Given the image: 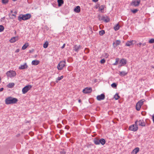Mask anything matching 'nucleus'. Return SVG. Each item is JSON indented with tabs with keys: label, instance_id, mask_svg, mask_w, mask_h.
Wrapping results in <instances>:
<instances>
[{
	"label": "nucleus",
	"instance_id": "obj_1",
	"mask_svg": "<svg viewBox=\"0 0 154 154\" xmlns=\"http://www.w3.org/2000/svg\"><path fill=\"white\" fill-rule=\"evenodd\" d=\"M18 101V100L17 98L10 97L5 99V103L7 105L13 104L16 103Z\"/></svg>",
	"mask_w": 154,
	"mask_h": 154
},
{
	"label": "nucleus",
	"instance_id": "obj_25",
	"mask_svg": "<svg viewBox=\"0 0 154 154\" xmlns=\"http://www.w3.org/2000/svg\"><path fill=\"white\" fill-rule=\"evenodd\" d=\"M102 19L106 22H108L109 21V19L108 17H103Z\"/></svg>",
	"mask_w": 154,
	"mask_h": 154
},
{
	"label": "nucleus",
	"instance_id": "obj_40",
	"mask_svg": "<svg viewBox=\"0 0 154 154\" xmlns=\"http://www.w3.org/2000/svg\"><path fill=\"white\" fill-rule=\"evenodd\" d=\"M105 62V60L104 59H102L100 61V62L101 63H104Z\"/></svg>",
	"mask_w": 154,
	"mask_h": 154
},
{
	"label": "nucleus",
	"instance_id": "obj_20",
	"mask_svg": "<svg viewBox=\"0 0 154 154\" xmlns=\"http://www.w3.org/2000/svg\"><path fill=\"white\" fill-rule=\"evenodd\" d=\"M128 72H126L125 71H119V75L121 76H124L125 75H127V74Z\"/></svg>",
	"mask_w": 154,
	"mask_h": 154
},
{
	"label": "nucleus",
	"instance_id": "obj_22",
	"mask_svg": "<svg viewBox=\"0 0 154 154\" xmlns=\"http://www.w3.org/2000/svg\"><path fill=\"white\" fill-rule=\"evenodd\" d=\"M94 142L95 144L99 145L100 144V140H99L97 138H95L94 139Z\"/></svg>",
	"mask_w": 154,
	"mask_h": 154
},
{
	"label": "nucleus",
	"instance_id": "obj_37",
	"mask_svg": "<svg viewBox=\"0 0 154 154\" xmlns=\"http://www.w3.org/2000/svg\"><path fill=\"white\" fill-rule=\"evenodd\" d=\"M8 2V0H2V3L6 4Z\"/></svg>",
	"mask_w": 154,
	"mask_h": 154
},
{
	"label": "nucleus",
	"instance_id": "obj_7",
	"mask_svg": "<svg viewBox=\"0 0 154 154\" xmlns=\"http://www.w3.org/2000/svg\"><path fill=\"white\" fill-rule=\"evenodd\" d=\"M135 124L137 125L138 124L140 126H145L146 125V123L145 121L143 120H140L139 121H137L135 122Z\"/></svg>",
	"mask_w": 154,
	"mask_h": 154
},
{
	"label": "nucleus",
	"instance_id": "obj_10",
	"mask_svg": "<svg viewBox=\"0 0 154 154\" xmlns=\"http://www.w3.org/2000/svg\"><path fill=\"white\" fill-rule=\"evenodd\" d=\"M92 91V89L91 88L87 87L83 89V92L84 93L87 94L91 92Z\"/></svg>",
	"mask_w": 154,
	"mask_h": 154
},
{
	"label": "nucleus",
	"instance_id": "obj_32",
	"mask_svg": "<svg viewBox=\"0 0 154 154\" xmlns=\"http://www.w3.org/2000/svg\"><path fill=\"white\" fill-rule=\"evenodd\" d=\"M105 33V31L104 30H101L99 32V34L100 35H102Z\"/></svg>",
	"mask_w": 154,
	"mask_h": 154
},
{
	"label": "nucleus",
	"instance_id": "obj_36",
	"mask_svg": "<svg viewBox=\"0 0 154 154\" xmlns=\"http://www.w3.org/2000/svg\"><path fill=\"white\" fill-rule=\"evenodd\" d=\"M149 42L150 43H154V38H152L150 39L149 41Z\"/></svg>",
	"mask_w": 154,
	"mask_h": 154
},
{
	"label": "nucleus",
	"instance_id": "obj_2",
	"mask_svg": "<svg viewBox=\"0 0 154 154\" xmlns=\"http://www.w3.org/2000/svg\"><path fill=\"white\" fill-rule=\"evenodd\" d=\"M31 17L30 14H27L24 15H20L18 17V20L19 21L22 20H26L29 19Z\"/></svg>",
	"mask_w": 154,
	"mask_h": 154
},
{
	"label": "nucleus",
	"instance_id": "obj_51",
	"mask_svg": "<svg viewBox=\"0 0 154 154\" xmlns=\"http://www.w3.org/2000/svg\"><path fill=\"white\" fill-rule=\"evenodd\" d=\"M94 2H97L98 1V0H92Z\"/></svg>",
	"mask_w": 154,
	"mask_h": 154
},
{
	"label": "nucleus",
	"instance_id": "obj_48",
	"mask_svg": "<svg viewBox=\"0 0 154 154\" xmlns=\"http://www.w3.org/2000/svg\"><path fill=\"white\" fill-rule=\"evenodd\" d=\"M63 76L62 75V76H61L60 77V80H61L63 79Z\"/></svg>",
	"mask_w": 154,
	"mask_h": 154
},
{
	"label": "nucleus",
	"instance_id": "obj_43",
	"mask_svg": "<svg viewBox=\"0 0 154 154\" xmlns=\"http://www.w3.org/2000/svg\"><path fill=\"white\" fill-rule=\"evenodd\" d=\"M152 119L153 122L154 123V115H153L152 116Z\"/></svg>",
	"mask_w": 154,
	"mask_h": 154
},
{
	"label": "nucleus",
	"instance_id": "obj_49",
	"mask_svg": "<svg viewBox=\"0 0 154 154\" xmlns=\"http://www.w3.org/2000/svg\"><path fill=\"white\" fill-rule=\"evenodd\" d=\"M63 76L62 75V76H61L60 77V80H61L63 79Z\"/></svg>",
	"mask_w": 154,
	"mask_h": 154
},
{
	"label": "nucleus",
	"instance_id": "obj_33",
	"mask_svg": "<svg viewBox=\"0 0 154 154\" xmlns=\"http://www.w3.org/2000/svg\"><path fill=\"white\" fill-rule=\"evenodd\" d=\"M14 85V84L13 83H9L8 85V86L9 88H12L13 87Z\"/></svg>",
	"mask_w": 154,
	"mask_h": 154
},
{
	"label": "nucleus",
	"instance_id": "obj_50",
	"mask_svg": "<svg viewBox=\"0 0 154 154\" xmlns=\"http://www.w3.org/2000/svg\"><path fill=\"white\" fill-rule=\"evenodd\" d=\"M65 44H64L62 46V48H63L65 46Z\"/></svg>",
	"mask_w": 154,
	"mask_h": 154
},
{
	"label": "nucleus",
	"instance_id": "obj_4",
	"mask_svg": "<svg viewBox=\"0 0 154 154\" xmlns=\"http://www.w3.org/2000/svg\"><path fill=\"white\" fill-rule=\"evenodd\" d=\"M66 62L65 61H60L57 66V68L58 70H62L65 66Z\"/></svg>",
	"mask_w": 154,
	"mask_h": 154
},
{
	"label": "nucleus",
	"instance_id": "obj_28",
	"mask_svg": "<svg viewBox=\"0 0 154 154\" xmlns=\"http://www.w3.org/2000/svg\"><path fill=\"white\" fill-rule=\"evenodd\" d=\"M48 42L46 41L45 42V43L43 45V47L45 48H47L48 46Z\"/></svg>",
	"mask_w": 154,
	"mask_h": 154
},
{
	"label": "nucleus",
	"instance_id": "obj_35",
	"mask_svg": "<svg viewBox=\"0 0 154 154\" xmlns=\"http://www.w3.org/2000/svg\"><path fill=\"white\" fill-rule=\"evenodd\" d=\"M116 61L115 63L113 64L114 65H116L117 64L119 60V58H117L116 59Z\"/></svg>",
	"mask_w": 154,
	"mask_h": 154
},
{
	"label": "nucleus",
	"instance_id": "obj_52",
	"mask_svg": "<svg viewBox=\"0 0 154 154\" xmlns=\"http://www.w3.org/2000/svg\"><path fill=\"white\" fill-rule=\"evenodd\" d=\"M79 102L80 103L81 102V100H79Z\"/></svg>",
	"mask_w": 154,
	"mask_h": 154
},
{
	"label": "nucleus",
	"instance_id": "obj_39",
	"mask_svg": "<svg viewBox=\"0 0 154 154\" xmlns=\"http://www.w3.org/2000/svg\"><path fill=\"white\" fill-rule=\"evenodd\" d=\"M111 86L112 87L115 88L116 87V85L115 83H113L111 84Z\"/></svg>",
	"mask_w": 154,
	"mask_h": 154
},
{
	"label": "nucleus",
	"instance_id": "obj_38",
	"mask_svg": "<svg viewBox=\"0 0 154 154\" xmlns=\"http://www.w3.org/2000/svg\"><path fill=\"white\" fill-rule=\"evenodd\" d=\"M138 11V10L137 9H135L134 10H131V12H132L134 13H136L137 11Z\"/></svg>",
	"mask_w": 154,
	"mask_h": 154
},
{
	"label": "nucleus",
	"instance_id": "obj_21",
	"mask_svg": "<svg viewBox=\"0 0 154 154\" xmlns=\"http://www.w3.org/2000/svg\"><path fill=\"white\" fill-rule=\"evenodd\" d=\"M39 61L38 60H34L32 61V64L33 65H37L39 63Z\"/></svg>",
	"mask_w": 154,
	"mask_h": 154
},
{
	"label": "nucleus",
	"instance_id": "obj_31",
	"mask_svg": "<svg viewBox=\"0 0 154 154\" xmlns=\"http://www.w3.org/2000/svg\"><path fill=\"white\" fill-rule=\"evenodd\" d=\"M120 97L119 96V95L118 94H116L114 96V98L116 100H118L119 98Z\"/></svg>",
	"mask_w": 154,
	"mask_h": 154
},
{
	"label": "nucleus",
	"instance_id": "obj_47",
	"mask_svg": "<svg viewBox=\"0 0 154 154\" xmlns=\"http://www.w3.org/2000/svg\"><path fill=\"white\" fill-rule=\"evenodd\" d=\"M146 45V43L145 42L143 43L142 44V45L143 46H145Z\"/></svg>",
	"mask_w": 154,
	"mask_h": 154
},
{
	"label": "nucleus",
	"instance_id": "obj_54",
	"mask_svg": "<svg viewBox=\"0 0 154 154\" xmlns=\"http://www.w3.org/2000/svg\"><path fill=\"white\" fill-rule=\"evenodd\" d=\"M17 0H13V1H17Z\"/></svg>",
	"mask_w": 154,
	"mask_h": 154
},
{
	"label": "nucleus",
	"instance_id": "obj_30",
	"mask_svg": "<svg viewBox=\"0 0 154 154\" xmlns=\"http://www.w3.org/2000/svg\"><path fill=\"white\" fill-rule=\"evenodd\" d=\"M114 28L115 30L117 31L119 30V25L117 24L114 27Z\"/></svg>",
	"mask_w": 154,
	"mask_h": 154
},
{
	"label": "nucleus",
	"instance_id": "obj_15",
	"mask_svg": "<svg viewBox=\"0 0 154 154\" xmlns=\"http://www.w3.org/2000/svg\"><path fill=\"white\" fill-rule=\"evenodd\" d=\"M139 150L140 149L139 147H136L132 150L131 152V154H137Z\"/></svg>",
	"mask_w": 154,
	"mask_h": 154
},
{
	"label": "nucleus",
	"instance_id": "obj_56",
	"mask_svg": "<svg viewBox=\"0 0 154 154\" xmlns=\"http://www.w3.org/2000/svg\"><path fill=\"white\" fill-rule=\"evenodd\" d=\"M153 48H154V45H153Z\"/></svg>",
	"mask_w": 154,
	"mask_h": 154
},
{
	"label": "nucleus",
	"instance_id": "obj_9",
	"mask_svg": "<svg viewBox=\"0 0 154 154\" xmlns=\"http://www.w3.org/2000/svg\"><path fill=\"white\" fill-rule=\"evenodd\" d=\"M136 42V41L135 40L128 41L126 43V45L127 46H132L135 44Z\"/></svg>",
	"mask_w": 154,
	"mask_h": 154
},
{
	"label": "nucleus",
	"instance_id": "obj_3",
	"mask_svg": "<svg viewBox=\"0 0 154 154\" xmlns=\"http://www.w3.org/2000/svg\"><path fill=\"white\" fill-rule=\"evenodd\" d=\"M6 74L8 77L11 78L15 77L16 75V73L14 71L10 70L7 72Z\"/></svg>",
	"mask_w": 154,
	"mask_h": 154
},
{
	"label": "nucleus",
	"instance_id": "obj_24",
	"mask_svg": "<svg viewBox=\"0 0 154 154\" xmlns=\"http://www.w3.org/2000/svg\"><path fill=\"white\" fill-rule=\"evenodd\" d=\"M141 106H141L139 103H137L136 106V109L138 111L140 110Z\"/></svg>",
	"mask_w": 154,
	"mask_h": 154
},
{
	"label": "nucleus",
	"instance_id": "obj_55",
	"mask_svg": "<svg viewBox=\"0 0 154 154\" xmlns=\"http://www.w3.org/2000/svg\"><path fill=\"white\" fill-rule=\"evenodd\" d=\"M16 33V31H15V33Z\"/></svg>",
	"mask_w": 154,
	"mask_h": 154
},
{
	"label": "nucleus",
	"instance_id": "obj_14",
	"mask_svg": "<svg viewBox=\"0 0 154 154\" xmlns=\"http://www.w3.org/2000/svg\"><path fill=\"white\" fill-rule=\"evenodd\" d=\"M28 67V66L26 63H25L23 65H22L19 67V69H26Z\"/></svg>",
	"mask_w": 154,
	"mask_h": 154
},
{
	"label": "nucleus",
	"instance_id": "obj_29",
	"mask_svg": "<svg viewBox=\"0 0 154 154\" xmlns=\"http://www.w3.org/2000/svg\"><path fill=\"white\" fill-rule=\"evenodd\" d=\"M28 46V43L25 44L22 47V50H25L27 48V47Z\"/></svg>",
	"mask_w": 154,
	"mask_h": 154
},
{
	"label": "nucleus",
	"instance_id": "obj_13",
	"mask_svg": "<svg viewBox=\"0 0 154 154\" xmlns=\"http://www.w3.org/2000/svg\"><path fill=\"white\" fill-rule=\"evenodd\" d=\"M81 48H82V46L79 45L77 46V45H75L74 47V50L76 52H78L79 51L80 49Z\"/></svg>",
	"mask_w": 154,
	"mask_h": 154
},
{
	"label": "nucleus",
	"instance_id": "obj_11",
	"mask_svg": "<svg viewBox=\"0 0 154 154\" xmlns=\"http://www.w3.org/2000/svg\"><path fill=\"white\" fill-rule=\"evenodd\" d=\"M119 63L121 64L119 66V67H120L122 66H124L127 63V61L126 60L124 59H121L119 62Z\"/></svg>",
	"mask_w": 154,
	"mask_h": 154
},
{
	"label": "nucleus",
	"instance_id": "obj_5",
	"mask_svg": "<svg viewBox=\"0 0 154 154\" xmlns=\"http://www.w3.org/2000/svg\"><path fill=\"white\" fill-rule=\"evenodd\" d=\"M32 86L31 85H28L24 87L22 89V93L23 94L26 93L32 88Z\"/></svg>",
	"mask_w": 154,
	"mask_h": 154
},
{
	"label": "nucleus",
	"instance_id": "obj_18",
	"mask_svg": "<svg viewBox=\"0 0 154 154\" xmlns=\"http://www.w3.org/2000/svg\"><path fill=\"white\" fill-rule=\"evenodd\" d=\"M18 39L17 37H15L12 38L10 40L11 43H13L17 41Z\"/></svg>",
	"mask_w": 154,
	"mask_h": 154
},
{
	"label": "nucleus",
	"instance_id": "obj_45",
	"mask_svg": "<svg viewBox=\"0 0 154 154\" xmlns=\"http://www.w3.org/2000/svg\"><path fill=\"white\" fill-rule=\"evenodd\" d=\"M20 51V49H17L16 50V51H15V52H19Z\"/></svg>",
	"mask_w": 154,
	"mask_h": 154
},
{
	"label": "nucleus",
	"instance_id": "obj_6",
	"mask_svg": "<svg viewBox=\"0 0 154 154\" xmlns=\"http://www.w3.org/2000/svg\"><path fill=\"white\" fill-rule=\"evenodd\" d=\"M138 129V127L137 125L136 124V125H131L129 128V129L130 130L133 131H136Z\"/></svg>",
	"mask_w": 154,
	"mask_h": 154
},
{
	"label": "nucleus",
	"instance_id": "obj_42",
	"mask_svg": "<svg viewBox=\"0 0 154 154\" xmlns=\"http://www.w3.org/2000/svg\"><path fill=\"white\" fill-rule=\"evenodd\" d=\"M142 45V43L141 42H140L137 44V45L139 46V47H141V46Z\"/></svg>",
	"mask_w": 154,
	"mask_h": 154
},
{
	"label": "nucleus",
	"instance_id": "obj_27",
	"mask_svg": "<svg viewBox=\"0 0 154 154\" xmlns=\"http://www.w3.org/2000/svg\"><path fill=\"white\" fill-rule=\"evenodd\" d=\"M145 101V100L144 99H142L141 100H140L137 103H139L140 105L141 106H142L144 102Z\"/></svg>",
	"mask_w": 154,
	"mask_h": 154
},
{
	"label": "nucleus",
	"instance_id": "obj_34",
	"mask_svg": "<svg viewBox=\"0 0 154 154\" xmlns=\"http://www.w3.org/2000/svg\"><path fill=\"white\" fill-rule=\"evenodd\" d=\"M4 29V26L2 25H0V32H2L3 31Z\"/></svg>",
	"mask_w": 154,
	"mask_h": 154
},
{
	"label": "nucleus",
	"instance_id": "obj_26",
	"mask_svg": "<svg viewBox=\"0 0 154 154\" xmlns=\"http://www.w3.org/2000/svg\"><path fill=\"white\" fill-rule=\"evenodd\" d=\"M106 141L104 139L102 138L100 140V144L101 143L102 145H103L105 143Z\"/></svg>",
	"mask_w": 154,
	"mask_h": 154
},
{
	"label": "nucleus",
	"instance_id": "obj_17",
	"mask_svg": "<svg viewBox=\"0 0 154 154\" xmlns=\"http://www.w3.org/2000/svg\"><path fill=\"white\" fill-rule=\"evenodd\" d=\"M105 7V5H102L99 7V11L102 13L104 12V8Z\"/></svg>",
	"mask_w": 154,
	"mask_h": 154
},
{
	"label": "nucleus",
	"instance_id": "obj_23",
	"mask_svg": "<svg viewBox=\"0 0 154 154\" xmlns=\"http://www.w3.org/2000/svg\"><path fill=\"white\" fill-rule=\"evenodd\" d=\"M58 3V6L59 7L61 6L64 3V2L63 0H57Z\"/></svg>",
	"mask_w": 154,
	"mask_h": 154
},
{
	"label": "nucleus",
	"instance_id": "obj_16",
	"mask_svg": "<svg viewBox=\"0 0 154 154\" xmlns=\"http://www.w3.org/2000/svg\"><path fill=\"white\" fill-rule=\"evenodd\" d=\"M121 43V41L119 40H116L115 42L113 43V46L114 47H116L118 45H119Z\"/></svg>",
	"mask_w": 154,
	"mask_h": 154
},
{
	"label": "nucleus",
	"instance_id": "obj_41",
	"mask_svg": "<svg viewBox=\"0 0 154 154\" xmlns=\"http://www.w3.org/2000/svg\"><path fill=\"white\" fill-rule=\"evenodd\" d=\"M60 80V77H58L56 79V82L57 83Z\"/></svg>",
	"mask_w": 154,
	"mask_h": 154
},
{
	"label": "nucleus",
	"instance_id": "obj_8",
	"mask_svg": "<svg viewBox=\"0 0 154 154\" xmlns=\"http://www.w3.org/2000/svg\"><path fill=\"white\" fill-rule=\"evenodd\" d=\"M140 2V0H134L132 1L131 5L134 6H137L139 5Z\"/></svg>",
	"mask_w": 154,
	"mask_h": 154
},
{
	"label": "nucleus",
	"instance_id": "obj_53",
	"mask_svg": "<svg viewBox=\"0 0 154 154\" xmlns=\"http://www.w3.org/2000/svg\"><path fill=\"white\" fill-rule=\"evenodd\" d=\"M12 15H13V16H14V17H16V16H15V15H14V14H13Z\"/></svg>",
	"mask_w": 154,
	"mask_h": 154
},
{
	"label": "nucleus",
	"instance_id": "obj_12",
	"mask_svg": "<svg viewBox=\"0 0 154 154\" xmlns=\"http://www.w3.org/2000/svg\"><path fill=\"white\" fill-rule=\"evenodd\" d=\"M105 96L104 94H101L100 95H98L97 97V100L100 101L103 100L105 99Z\"/></svg>",
	"mask_w": 154,
	"mask_h": 154
},
{
	"label": "nucleus",
	"instance_id": "obj_44",
	"mask_svg": "<svg viewBox=\"0 0 154 154\" xmlns=\"http://www.w3.org/2000/svg\"><path fill=\"white\" fill-rule=\"evenodd\" d=\"M60 153V154H65V152L64 151H61Z\"/></svg>",
	"mask_w": 154,
	"mask_h": 154
},
{
	"label": "nucleus",
	"instance_id": "obj_46",
	"mask_svg": "<svg viewBox=\"0 0 154 154\" xmlns=\"http://www.w3.org/2000/svg\"><path fill=\"white\" fill-rule=\"evenodd\" d=\"M3 88H0V92L2 91L3 90Z\"/></svg>",
	"mask_w": 154,
	"mask_h": 154
},
{
	"label": "nucleus",
	"instance_id": "obj_19",
	"mask_svg": "<svg viewBox=\"0 0 154 154\" xmlns=\"http://www.w3.org/2000/svg\"><path fill=\"white\" fill-rule=\"evenodd\" d=\"M74 11L75 12L79 13L80 11V6H77L74 9Z\"/></svg>",
	"mask_w": 154,
	"mask_h": 154
}]
</instances>
